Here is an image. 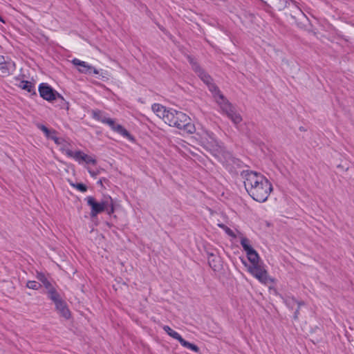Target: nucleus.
<instances>
[{
  "label": "nucleus",
  "instance_id": "obj_5",
  "mask_svg": "<svg viewBox=\"0 0 354 354\" xmlns=\"http://www.w3.org/2000/svg\"><path fill=\"white\" fill-rule=\"evenodd\" d=\"M216 102L219 104L222 111L225 113L227 116L235 124H239L242 121V117L234 111L232 104L225 97L223 99H216Z\"/></svg>",
  "mask_w": 354,
  "mask_h": 354
},
{
  "label": "nucleus",
  "instance_id": "obj_37",
  "mask_svg": "<svg viewBox=\"0 0 354 354\" xmlns=\"http://www.w3.org/2000/svg\"><path fill=\"white\" fill-rule=\"evenodd\" d=\"M260 1H261L262 4H263V5H264V6L266 7V10L267 12H268V8H270L272 7V6H271V5H270V4H269V3H268L267 1H263V0H260Z\"/></svg>",
  "mask_w": 354,
  "mask_h": 354
},
{
  "label": "nucleus",
  "instance_id": "obj_35",
  "mask_svg": "<svg viewBox=\"0 0 354 354\" xmlns=\"http://www.w3.org/2000/svg\"><path fill=\"white\" fill-rule=\"evenodd\" d=\"M90 68L89 72L91 73H86V74H99V71L95 68L92 66H90Z\"/></svg>",
  "mask_w": 354,
  "mask_h": 354
},
{
  "label": "nucleus",
  "instance_id": "obj_43",
  "mask_svg": "<svg viewBox=\"0 0 354 354\" xmlns=\"http://www.w3.org/2000/svg\"><path fill=\"white\" fill-rule=\"evenodd\" d=\"M281 298H282L283 299V301L286 299L283 297V296H281Z\"/></svg>",
  "mask_w": 354,
  "mask_h": 354
},
{
  "label": "nucleus",
  "instance_id": "obj_28",
  "mask_svg": "<svg viewBox=\"0 0 354 354\" xmlns=\"http://www.w3.org/2000/svg\"><path fill=\"white\" fill-rule=\"evenodd\" d=\"M69 184L71 187L77 189L81 192H86L88 189L87 186L82 183H73V181H69Z\"/></svg>",
  "mask_w": 354,
  "mask_h": 354
},
{
  "label": "nucleus",
  "instance_id": "obj_14",
  "mask_svg": "<svg viewBox=\"0 0 354 354\" xmlns=\"http://www.w3.org/2000/svg\"><path fill=\"white\" fill-rule=\"evenodd\" d=\"M269 1L272 4V7L279 11L283 10L286 7L290 6V4H292L296 8L299 12L303 14L301 10L297 6L296 1L293 0H269Z\"/></svg>",
  "mask_w": 354,
  "mask_h": 354
},
{
  "label": "nucleus",
  "instance_id": "obj_33",
  "mask_svg": "<svg viewBox=\"0 0 354 354\" xmlns=\"http://www.w3.org/2000/svg\"><path fill=\"white\" fill-rule=\"evenodd\" d=\"M104 124H107L113 131H115V127L118 126V124H115V121L112 118H106Z\"/></svg>",
  "mask_w": 354,
  "mask_h": 354
},
{
  "label": "nucleus",
  "instance_id": "obj_42",
  "mask_svg": "<svg viewBox=\"0 0 354 354\" xmlns=\"http://www.w3.org/2000/svg\"><path fill=\"white\" fill-rule=\"evenodd\" d=\"M299 130H300L301 131H306V129H305V128H304V127H299Z\"/></svg>",
  "mask_w": 354,
  "mask_h": 354
},
{
  "label": "nucleus",
  "instance_id": "obj_6",
  "mask_svg": "<svg viewBox=\"0 0 354 354\" xmlns=\"http://www.w3.org/2000/svg\"><path fill=\"white\" fill-rule=\"evenodd\" d=\"M241 261L248 267V271L260 282L266 284L269 280L271 281H273V279L269 277L267 270L264 268L262 264L257 263L254 264V266H248L245 260L241 259Z\"/></svg>",
  "mask_w": 354,
  "mask_h": 354
},
{
  "label": "nucleus",
  "instance_id": "obj_31",
  "mask_svg": "<svg viewBox=\"0 0 354 354\" xmlns=\"http://www.w3.org/2000/svg\"><path fill=\"white\" fill-rule=\"evenodd\" d=\"M27 288L32 290H38L41 285L35 281H28L26 284Z\"/></svg>",
  "mask_w": 354,
  "mask_h": 354
},
{
  "label": "nucleus",
  "instance_id": "obj_16",
  "mask_svg": "<svg viewBox=\"0 0 354 354\" xmlns=\"http://www.w3.org/2000/svg\"><path fill=\"white\" fill-rule=\"evenodd\" d=\"M18 86L22 90L30 93L31 95L37 96V92L35 88V84L28 80H21Z\"/></svg>",
  "mask_w": 354,
  "mask_h": 354
},
{
  "label": "nucleus",
  "instance_id": "obj_7",
  "mask_svg": "<svg viewBox=\"0 0 354 354\" xmlns=\"http://www.w3.org/2000/svg\"><path fill=\"white\" fill-rule=\"evenodd\" d=\"M38 91L40 97L48 102H53L57 99L65 101L64 97L48 83L42 82L39 84Z\"/></svg>",
  "mask_w": 354,
  "mask_h": 354
},
{
  "label": "nucleus",
  "instance_id": "obj_21",
  "mask_svg": "<svg viewBox=\"0 0 354 354\" xmlns=\"http://www.w3.org/2000/svg\"><path fill=\"white\" fill-rule=\"evenodd\" d=\"M151 109L160 118L162 117V118L164 115H166L170 111V110H167L162 105L156 103L152 105Z\"/></svg>",
  "mask_w": 354,
  "mask_h": 354
},
{
  "label": "nucleus",
  "instance_id": "obj_30",
  "mask_svg": "<svg viewBox=\"0 0 354 354\" xmlns=\"http://www.w3.org/2000/svg\"><path fill=\"white\" fill-rule=\"evenodd\" d=\"M218 225L219 227L222 228L228 236L233 237V238L236 237V235H235L234 232H233V230H231L230 227H228L225 224L221 223V224H218Z\"/></svg>",
  "mask_w": 354,
  "mask_h": 354
},
{
  "label": "nucleus",
  "instance_id": "obj_1",
  "mask_svg": "<svg viewBox=\"0 0 354 354\" xmlns=\"http://www.w3.org/2000/svg\"><path fill=\"white\" fill-rule=\"evenodd\" d=\"M200 145L214 156H224L225 158H231L232 154L227 151L216 140L214 133L205 130L200 136Z\"/></svg>",
  "mask_w": 354,
  "mask_h": 354
},
{
  "label": "nucleus",
  "instance_id": "obj_25",
  "mask_svg": "<svg viewBox=\"0 0 354 354\" xmlns=\"http://www.w3.org/2000/svg\"><path fill=\"white\" fill-rule=\"evenodd\" d=\"M179 343L180 344V345L186 348H188L195 353H198L200 351V348L199 347L194 344H192V343H190L189 342H187V340H185V339H183V337L180 339V340L179 341Z\"/></svg>",
  "mask_w": 354,
  "mask_h": 354
},
{
  "label": "nucleus",
  "instance_id": "obj_8",
  "mask_svg": "<svg viewBox=\"0 0 354 354\" xmlns=\"http://www.w3.org/2000/svg\"><path fill=\"white\" fill-rule=\"evenodd\" d=\"M163 120L169 126L180 129L185 120H187V115L181 111L170 110L169 113L163 115Z\"/></svg>",
  "mask_w": 354,
  "mask_h": 354
},
{
  "label": "nucleus",
  "instance_id": "obj_32",
  "mask_svg": "<svg viewBox=\"0 0 354 354\" xmlns=\"http://www.w3.org/2000/svg\"><path fill=\"white\" fill-rule=\"evenodd\" d=\"M104 124H107L113 131H115V127L118 126V124H115V121L112 118H106Z\"/></svg>",
  "mask_w": 354,
  "mask_h": 354
},
{
  "label": "nucleus",
  "instance_id": "obj_38",
  "mask_svg": "<svg viewBox=\"0 0 354 354\" xmlns=\"http://www.w3.org/2000/svg\"><path fill=\"white\" fill-rule=\"evenodd\" d=\"M336 35L338 38H341V39H344V41H348V39H346L344 35H342L341 32H336Z\"/></svg>",
  "mask_w": 354,
  "mask_h": 354
},
{
  "label": "nucleus",
  "instance_id": "obj_18",
  "mask_svg": "<svg viewBox=\"0 0 354 354\" xmlns=\"http://www.w3.org/2000/svg\"><path fill=\"white\" fill-rule=\"evenodd\" d=\"M209 91L212 93L214 98L223 99V95L221 93L219 88L211 81L207 85Z\"/></svg>",
  "mask_w": 354,
  "mask_h": 354
},
{
  "label": "nucleus",
  "instance_id": "obj_10",
  "mask_svg": "<svg viewBox=\"0 0 354 354\" xmlns=\"http://www.w3.org/2000/svg\"><path fill=\"white\" fill-rule=\"evenodd\" d=\"M60 151L62 153H64L68 157L73 158L76 161L79 162V163H81L82 162H85L86 164L93 165H95L97 163L95 159L84 153L83 151L80 150L73 152V151L68 148L62 147L60 148Z\"/></svg>",
  "mask_w": 354,
  "mask_h": 354
},
{
  "label": "nucleus",
  "instance_id": "obj_15",
  "mask_svg": "<svg viewBox=\"0 0 354 354\" xmlns=\"http://www.w3.org/2000/svg\"><path fill=\"white\" fill-rule=\"evenodd\" d=\"M284 303L288 308H290L291 309L293 308V306L295 304H297V308L294 312L293 319L295 320L298 319L299 315V309H300L301 306H305L306 303L304 301L297 300L296 298L294 297L286 298V299L284 300Z\"/></svg>",
  "mask_w": 354,
  "mask_h": 354
},
{
  "label": "nucleus",
  "instance_id": "obj_2",
  "mask_svg": "<svg viewBox=\"0 0 354 354\" xmlns=\"http://www.w3.org/2000/svg\"><path fill=\"white\" fill-rule=\"evenodd\" d=\"M272 191L271 183L266 178H261L260 185L254 188L249 195L253 200L259 203H263L267 201Z\"/></svg>",
  "mask_w": 354,
  "mask_h": 354
},
{
  "label": "nucleus",
  "instance_id": "obj_11",
  "mask_svg": "<svg viewBox=\"0 0 354 354\" xmlns=\"http://www.w3.org/2000/svg\"><path fill=\"white\" fill-rule=\"evenodd\" d=\"M187 59L191 64L192 70L206 85H207L211 81H213L212 77L200 66L194 57L192 55H187Z\"/></svg>",
  "mask_w": 354,
  "mask_h": 354
},
{
  "label": "nucleus",
  "instance_id": "obj_29",
  "mask_svg": "<svg viewBox=\"0 0 354 354\" xmlns=\"http://www.w3.org/2000/svg\"><path fill=\"white\" fill-rule=\"evenodd\" d=\"M106 201L108 202L107 207L106 208L105 211L109 215H111L115 212V207L113 204V199L111 196H109L106 198Z\"/></svg>",
  "mask_w": 354,
  "mask_h": 354
},
{
  "label": "nucleus",
  "instance_id": "obj_39",
  "mask_svg": "<svg viewBox=\"0 0 354 354\" xmlns=\"http://www.w3.org/2000/svg\"><path fill=\"white\" fill-rule=\"evenodd\" d=\"M337 167L338 168H341L343 170H345V171H347L348 169V165H337Z\"/></svg>",
  "mask_w": 354,
  "mask_h": 354
},
{
  "label": "nucleus",
  "instance_id": "obj_34",
  "mask_svg": "<svg viewBox=\"0 0 354 354\" xmlns=\"http://www.w3.org/2000/svg\"><path fill=\"white\" fill-rule=\"evenodd\" d=\"M50 140H53L55 143L57 145H62V147H65V145H64V142H65V140L63 138H60L56 136V135H54L53 137H51Z\"/></svg>",
  "mask_w": 354,
  "mask_h": 354
},
{
  "label": "nucleus",
  "instance_id": "obj_24",
  "mask_svg": "<svg viewBox=\"0 0 354 354\" xmlns=\"http://www.w3.org/2000/svg\"><path fill=\"white\" fill-rule=\"evenodd\" d=\"M191 119L187 115V120H185V122H183L181 130H183L186 131L187 133L192 134L195 132V126L194 124L191 123Z\"/></svg>",
  "mask_w": 354,
  "mask_h": 354
},
{
  "label": "nucleus",
  "instance_id": "obj_40",
  "mask_svg": "<svg viewBox=\"0 0 354 354\" xmlns=\"http://www.w3.org/2000/svg\"><path fill=\"white\" fill-rule=\"evenodd\" d=\"M106 178H100V179L97 182V185H101V186H102V182H103V181H106Z\"/></svg>",
  "mask_w": 354,
  "mask_h": 354
},
{
  "label": "nucleus",
  "instance_id": "obj_23",
  "mask_svg": "<svg viewBox=\"0 0 354 354\" xmlns=\"http://www.w3.org/2000/svg\"><path fill=\"white\" fill-rule=\"evenodd\" d=\"M37 127L42 131L45 134V136L48 139H50L51 137H53L54 135H56L57 133V131L55 129H49L47 127H46L43 124L37 123L36 124Z\"/></svg>",
  "mask_w": 354,
  "mask_h": 354
},
{
  "label": "nucleus",
  "instance_id": "obj_12",
  "mask_svg": "<svg viewBox=\"0 0 354 354\" xmlns=\"http://www.w3.org/2000/svg\"><path fill=\"white\" fill-rule=\"evenodd\" d=\"M241 245L243 248L244 251L246 252L248 259L249 261L251 263L250 266H254V264L259 263L260 258L259 254L250 244L249 239L246 237L242 238L241 239Z\"/></svg>",
  "mask_w": 354,
  "mask_h": 354
},
{
  "label": "nucleus",
  "instance_id": "obj_17",
  "mask_svg": "<svg viewBox=\"0 0 354 354\" xmlns=\"http://www.w3.org/2000/svg\"><path fill=\"white\" fill-rule=\"evenodd\" d=\"M37 279L41 281L44 286L48 289V297L49 296V292L51 290L55 289L51 284V283L48 280L46 277L45 274L43 272H37Z\"/></svg>",
  "mask_w": 354,
  "mask_h": 354
},
{
  "label": "nucleus",
  "instance_id": "obj_19",
  "mask_svg": "<svg viewBox=\"0 0 354 354\" xmlns=\"http://www.w3.org/2000/svg\"><path fill=\"white\" fill-rule=\"evenodd\" d=\"M72 63L77 66H80L78 68V71L83 73H90L89 69H91L90 66L88 65L85 62L81 61L77 58H75L72 60Z\"/></svg>",
  "mask_w": 354,
  "mask_h": 354
},
{
  "label": "nucleus",
  "instance_id": "obj_22",
  "mask_svg": "<svg viewBox=\"0 0 354 354\" xmlns=\"http://www.w3.org/2000/svg\"><path fill=\"white\" fill-rule=\"evenodd\" d=\"M115 132L126 138L130 141H134V137L121 124H118L115 127Z\"/></svg>",
  "mask_w": 354,
  "mask_h": 354
},
{
  "label": "nucleus",
  "instance_id": "obj_9",
  "mask_svg": "<svg viewBox=\"0 0 354 354\" xmlns=\"http://www.w3.org/2000/svg\"><path fill=\"white\" fill-rule=\"evenodd\" d=\"M87 205L91 207L90 216L91 218L96 217L97 214L105 212L108 202L106 198L98 202L93 196H87L85 198Z\"/></svg>",
  "mask_w": 354,
  "mask_h": 354
},
{
  "label": "nucleus",
  "instance_id": "obj_36",
  "mask_svg": "<svg viewBox=\"0 0 354 354\" xmlns=\"http://www.w3.org/2000/svg\"><path fill=\"white\" fill-rule=\"evenodd\" d=\"M88 173L91 174V176L93 177H95L96 176H97L99 174V171H92L91 169H88Z\"/></svg>",
  "mask_w": 354,
  "mask_h": 354
},
{
  "label": "nucleus",
  "instance_id": "obj_20",
  "mask_svg": "<svg viewBox=\"0 0 354 354\" xmlns=\"http://www.w3.org/2000/svg\"><path fill=\"white\" fill-rule=\"evenodd\" d=\"M208 263L209 266L214 270H217L219 269L220 267V260L218 257L214 255L212 253L209 254L208 256Z\"/></svg>",
  "mask_w": 354,
  "mask_h": 354
},
{
  "label": "nucleus",
  "instance_id": "obj_3",
  "mask_svg": "<svg viewBox=\"0 0 354 354\" xmlns=\"http://www.w3.org/2000/svg\"><path fill=\"white\" fill-rule=\"evenodd\" d=\"M241 177L244 179V186L247 192L250 194L252 191L260 185L261 178L266 177L260 173L253 171H243L241 173Z\"/></svg>",
  "mask_w": 354,
  "mask_h": 354
},
{
  "label": "nucleus",
  "instance_id": "obj_27",
  "mask_svg": "<svg viewBox=\"0 0 354 354\" xmlns=\"http://www.w3.org/2000/svg\"><path fill=\"white\" fill-rule=\"evenodd\" d=\"M92 117L93 119L100 121L102 123L104 122L106 118H107L104 113L100 110H93L92 111Z\"/></svg>",
  "mask_w": 354,
  "mask_h": 354
},
{
  "label": "nucleus",
  "instance_id": "obj_41",
  "mask_svg": "<svg viewBox=\"0 0 354 354\" xmlns=\"http://www.w3.org/2000/svg\"><path fill=\"white\" fill-rule=\"evenodd\" d=\"M0 21H1L3 24L6 23L5 20L3 19V18L1 16H0Z\"/></svg>",
  "mask_w": 354,
  "mask_h": 354
},
{
  "label": "nucleus",
  "instance_id": "obj_13",
  "mask_svg": "<svg viewBox=\"0 0 354 354\" xmlns=\"http://www.w3.org/2000/svg\"><path fill=\"white\" fill-rule=\"evenodd\" d=\"M16 69L15 63L10 59L6 60L3 56H0V71L1 76L6 77L12 74Z\"/></svg>",
  "mask_w": 354,
  "mask_h": 354
},
{
  "label": "nucleus",
  "instance_id": "obj_4",
  "mask_svg": "<svg viewBox=\"0 0 354 354\" xmlns=\"http://www.w3.org/2000/svg\"><path fill=\"white\" fill-rule=\"evenodd\" d=\"M48 297L54 302L56 310L59 313L60 316L66 319L71 317V311L67 306L66 302L62 299L56 289L51 290L49 292V296Z\"/></svg>",
  "mask_w": 354,
  "mask_h": 354
},
{
  "label": "nucleus",
  "instance_id": "obj_26",
  "mask_svg": "<svg viewBox=\"0 0 354 354\" xmlns=\"http://www.w3.org/2000/svg\"><path fill=\"white\" fill-rule=\"evenodd\" d=\"M163 330L171 337L178 340V342L182 338L181 335L176 331L171 329L169 326H164Z\"/></svg>",
  "mask_w": 354,
  "mask_h": 354
}]
</instances>
